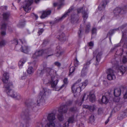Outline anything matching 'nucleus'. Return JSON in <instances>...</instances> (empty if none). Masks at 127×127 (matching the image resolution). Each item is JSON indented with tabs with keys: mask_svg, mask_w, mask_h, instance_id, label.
<instances>
[{
	"mask_svg": "<svg viewBox=\"0 0 127 127\" xmlns=\"http://www.w3.org/2000/svg\"><path fill=\"white\" fill-rule=\"evenodd\" d=\"M127 26V24H123L117 28L111 30L107 34V36L109 35V38L110 42H111V36L115 32L120 30L122 32V39L120 41V43H124V46L127 48V29H124Z\"/></svg>",
	"mask_w": 127,
	"mask_h": 127,
	"instance_id": "f257e3e1",
	"label": "nucleus"
},
{
	"mask_svg": "<svg viewBox=\"0 0 127 127\" xmlns=\"http://www.w3.org/2000/svg\"><path fill=\"white\" fill-rule=\"evenodd\" d=\"M90 23H88L86 26L85 32L86 33H88L89 32L90 28Z\"/></svg>",
	"mask_w": 127,
	"mask_h": 127,
	"instance_id": "72a5a7b5",
	"label": "nucleus"
},
{
	"mask_svg": "<svg viewBox=\"0 0 127 127\" xmlns=\"http://www.w3.org/2000/svg\"><path fill=\"white\" fill-rule=\"evenodd\" d=\"M82 32L81 29V28H80L79 30V31L78 32L79 36V37H80L81 36V33Z\"/></svg>",
	"mask_w": 127,
	"mask_h": 127,
	"instance_id": "774afa93",
	"label": "nucleus"
},
{
	"mask_svg": "<svg viewBox=\"0 0 127 127\" xmlns=\"http://www.w3.org/2000/svg\"><path fill=\"white\" fill-rule=\"evenodd\" d=\"M68 108L66 105H61L59 108L58 111L60 113H65L67 111Z\"/></svg>",
	"mask_w": 127,
	"mask_h": 127,
	"instance_id": "f8f14e48",
	"label": "nucleus"
},
{
	"mask_svg": "<svg viewBox=\"0 0 127 127\" xmlns=\"http://www.w3.org/2000/svg\"><path fill=\"white\" fill-rule=\"evenodd\" d=\"M114 71L111 68H109L107 70V78L108 80H111L115 79L116 77L114 74Z\"/></svg>",
	"mask_w": 127,
	"mask_h": 127,
	"instance_id": "9d476101",
	"label": "nucleus"
},
{
	"mask_svg": "<svg viewBox=\"0 0 127 127\" xmlns=\"http://www.w3.org/2000/svg\"><path fill=\"white\" fill-rule=\"evenodd\" d=\"M57 38L59 39L61 41H64L67 39L66 37L63 32H62L61 35H59L58 37H57Z\"/></svg>",
	"mask_w": 127,
	"mask_h": 127,
	"instance_id": "4be33fe9",
	"label": "nucleus"
},
{
	"mask_svg": "<svg viewBox=\"0 0 127 127\" xmlns=\"http://www.w3.org/2000/svg\"><path fill=\"white\" fill-rule=\"evenodd\" d=\"M45 53L44 50H42L36 51L32 56V57L34 59L42 55Z\"/></svg>",
	"mask_w": 127,
	"mask_h": 127,
	"instance_id": "4468645a",
	"label": "nucleus"
},
{
	"mask_svg": "<svg viewBox=\"0 0 127 127\" xmlns=\"http://www.w3.org/2000/svg\"><path fill=\"white\" fill-rule=\"evenodd\" d=\"M44 30L43 29H41L38 30V35H39L41 34L43 32Z\"/></svg>",
	"mask_w": 127,
	"mask_h": 127,
	"instance_id": "052dcab7",
	"label": "nucleus"
},
{
	"mask_svg": "<svg viewBox=\"0 0 127 127\" xmlns=\"http://www.w3.org/2000/svg\"><path fill=\"white\" fill-rule=\"evenodd\" d=\"M109 1V0H102V2L98 6L99 10L100 11L104 10L106 5Z\"/></svg>",
	"mask_w": 127,
	"mask_h": 127,
	"instance_id": "9b49d317",
	"label": "nucleus"
},
{
	"mask_svg": "<svg viewBox=\"0 0 127 127\" xmlns=\"http://www.w3.org/2000/svg\"><path fill=\"white\" fill-rule=\"evenodd\" d=\"M51 12V10H46L43 11V13L40 17L41 19H43L50 15Z\"/></svg>",
	"mask_w": 127,
	"mask_h": 127,
	"instance_id": "dca6fc26",
	"label": "nucleus"
},
{
	"mask_svg": "<svg viewBox=\"0 0 127 127\" xmlns=\"http://www.w3.org/2000/svg\"><path fill=\"white\" fill-rule=\"evenodd\" d=\"M21 49V51L24 53L27 54L29 52V48L27 46H22Z\"/></svg>",
	"mask_w": 127,
	"mask_h": 127,
	"instance_id": "393cba45",
	"label": "nucleus"
},
{
	"mask_svg": "<svg viewBox=\"0 0 127 127\" xmlns=\"http://www.w3.org/2000/svg\"><path fill=\"white\" fill-rule=\"evenodd\" d=\"M13 98H14L16 99L19 100L21 98V97L20 94H15L14 96L13 97Z\"/></svg>",
	"mask_w": 127,
	"mask_h": 127,
	"instance_id": "37998d69",
	"label": "nucleus"
},
{
	"mask_svg": "<svg viewBox=\"0 0 127 127\" xmlns=\"http://www.w3.org/2000/svg\"><path fill=\"white\" fill-rule=\"evenodd\" d=\"M67 80V78H65L64 79L63 81L64 84H63L61 87L60 89H61L63 87H64V86L65 85H66L68 83Z\"/></svg>",
	"mask_w": 127,
	"mask_h": 127,
	"instance_id": "ea45409f",
	"label": "nucleus"
},
{
	"mask_svg": "<svg viewBox=\"0 0 127 127\" xmlns=\"http://www.w3.org/2000/svg\"><path fill=\"white\" fill-rule=\"evenodd\" d=\"M1 34L3 36L5 35L6 34L5 31L6 30L7 24L3 21L2 22V24L1 25Z\"/></svg>",
	"mask_w": 127,
	"mask_h": 127,
	"instance_id": "ddd939ff",
	"label": "nucleus"
},
{
	"mask_svg": "<svg viewBox=\"0 0 127 127\" xmlns=\"http://www.w3.org/2000/svg\"><path fill=\"white\" fill-rule=\"evenodd\" d=\"M72 103V101L71 100H69L67 101L65 104L64 105H66L67 106H70L71 105Z\"/></svg>",
	"mask_w": 127,
	"mask_h": 127,
	"instance_id": "09e8293b",
	"label": "nucleus"
},
{
	"mask_svg": "<svg viewBox=\"0 0 127 127\" xmlns=\"http://www.w3.org/2000/svg\"><path fill=\"white\" fill-rule=\"evenodd\" d=\"M89 100L90 101L93 103L95 100V97L94 95L93 94H90Z\"/></svg>",
	"mask_w": 127,
	"mask_h": 127,
	"instance_id": "2f4dec72",
	"label": "nucleus"
},
{
	"mask_svg": "<svg viewBox=\"0 0 127 127\" xmlns=\"http://www.w3.org/2000/svg\"><path fill=\"white\" fill-rule=\"evenodd\" d=\"M58 119L60 121H62L63 120V117L62 113H60L58 115Z\"/></svg>",
	"mask_w": 127,
	"mask_h": 127,
	"instance_id": "4c0bfd02",
	"label": "nucleus"
},
{
	"mask_svg": "<svg viewBox=\"0 0 127 127\" xmlns=\"http://www.w3.org/2000/svg\"><path fill=\"white\" fill-rule=\"evenodd\" d=\"M9 76V74L7 72H5L3 75L2 81L5 84L4 86L5 89L4 92L6 93L8 96L13 97L15 94L13 91L11 89L13 87L12 83L11 82L8 83Z\"/></svg>",
	"mask_w": 127,
	"mask_h": 127,
	"instance_id": "7ed1b4c3",
	"label": "nucleus"
},
{
	"mask_svg": "<svg viewBox=\"0 0 127 127\" xmlns=\"http://www.w3.org/2000/svg\"><path fill=\"white\" fill-rule=\"evenodd\" d=\"M33 0H25L23 2V8L25 11L27 12H29L30 11L32 7L31 5L32 4ZM40 0H35V2L36 3H38Z\"/></svg>",
	"mask_w": 127,
	"mask_h": 127,
	"instance_id": "39448f33",
	"label": "nucleus"
},
{
	"mask_svg": "<svg viewBox=\"0 0 127 127\" xmlns=\"http://www.w3.org/2000/svg\"><path fill=\"white\" fill-rule=\"evenodd\" d=\"M79 61L76 58L74 61V65L75 67L77 66L79 64Z\"/></svg>",
	"mask_w": 127,
	"mask_h": 127,
	"instance_id": "603ef678",
	"label": "nucleus"
},
{
	"mask_svg": "<svg viewBox=\"0 0 127 127\" xmlns=\"http://www.w3.org/2000/svg\"><path fill=\"white\" fill-rule=\"evenodd\" d=\"M69 123L67 122L63 124V127H68V126Z\"/></svg>",
	"mask_w": 127,
	"mask_h": 127,
	"instance_id": "e2e57ef3",
	"label": "nucleus"
},
{
	"mask_svg": "<svg viewBox=\"0 0 127 127\" xmlns=\"http://www.w3.org/2000/svg\"><path fill=\"white\" fill-rule=\"evenodd\" d=\"M81 81V79H78V80L73 84V86L71 87L72 91V92L74 93L76 92L77 88H76V89L75 90L74 88V86H76V84L79 83Z\"/></svg>",
	"mask_w": 127,
	"mask_h": 127,
	"instance_id": "bb28decb",
	"label": "nucleus"
},
{
	"mask_svg": "<svg viewBox=\"0 0 127 127\" xmlns=\"http://www.w3.org/2000/svg\"><path fill=\"white\" fill-rule=\"evenodd\" d=\"M127 55V52L126 53ZM123 62L124 63H125L127 62V56H124L123 59Z\"/></svg>",
	"mask_w": 127,
	"mask_h": 127,
	"instance_id": "49530a36",
	"label": "nucleus"
},
{
	"mask_svg": "<svg viewBox=\"0 0 127 127\" xmlns=\"http://www.w3.org/2000/svg\"><path fill=\"white\" fill-rule=\"evenodd\" d=\"M31 115L30 112L28 108L23 109L20 115V116L24 119V123H20L19 127H29Z\"/></svg>",
	"mask_w": 127,
	"mask_h": 127,
	"instance_id": "20e7f679",
	"label": "nucleus"
},
{
	"mask_svg": "<svg viewBox=\"0 0 127 127\" xmlns=\"http://www.w3.org/2000/svg\"><path fill=\"white\" fill-rule=\"evenodd\" d=\"M92 60H91L89 61H87L85 64L87 65H88V66H89L90 64L91 63V61Z\"/></svg>",
	"mask_w": 127,
	"mask_h": 127,
	"instance_id": "69168bd1",
	"label": "nucleus"
},
{
	"mask_svg": "<svg viewBox=\"0 0 127 127\" xmlns=\"http://www.w3.org/2000/svg\"><path fill=\"white\" fill-rule=\"evenodd\" d=\"M87 71L82 69L81 71V75L82 77H83L86 75L87 73Z\"/></svg>",
	"mask_w": 127,
	"mask_h": 127,
	"instance_id": "a19ab883",
	"label": "nucleus"
},
{
	"mask_svg": "<svg viewBox=\"0 0 127 127\" xmlns=\"http://www.w3.org/2000/svg\"><path fill=\"white\" fill-rule=\"evenodd\" d=\"M77 110V108L75 107H74L71 108L69 109V111L72 112H76Z\"/></svg>",
	"mask_w": 127,
	"mask_h": 127,
	"instance_id": "c03bdc74",
	"label": "nucleus"
},
{
	"mask_svg": "<svg viewBox=\"0 0 127 127\" xmlns=\"http://www.w3.org/2000/svg\"><path fill=\"white\" fill-rule=\"evenodd\" d=\"M27 72L29 74H32L33 73V68L32 66H30L28 67L27 70Z\"/></svg>",
	"mask_w": 127,
	"mask_h": 127,
	"instance_id": "e433bc0d",
	"label": "nucleus"
},
{
	"mask_svg": "<svg viewBox=\"0 0 127 127\" xmlns=\"http://www.w3.org/2000/svg\"><path fill=\"white\" fill-rule=\"evenodd\" d=\"M74 121V119L73 116H72L71 117H70L68 119L67 122L69 123H73Z\"/></svg>",
	"mask_w": 127,
	"mask_h": 127,
	"instance_id": "58836bf2",
	"label": "nucleus"
},
{
	"mask_svg": "<svg viewBox=\"0 0 127 127\" xmlns=\"http://www.w3.org/2000/svg\"><path fill=\"white\" fill-rule=\"evenodd\" d=\"M94 118V116L93 115H92L90 117L89 119V122L91 123L92 124L94 123V122L95 119Z\"/></svg>",
	"mask_w": 127,
	"mask_h": 127,
	"instance_id": "79ce46f5",
	"label": "nucleus"
},
{
	"mask_svg": "<svg viewBox=\"0 0 127 127\" xmlns=\"http://www.w3.org/2000/svg\"><path fill=\"white\" fill-rule=\"evenodd\" d=\"M51 93L50 90L45 88H44L42 91L40 92L39 95V99L37 100V103H34L32 102H25V104L28 107L32 108H33L36 105L39 106L40 104L41 103L42 104L45 102L44 97L46 95H48Z\"/></svg>",
	"mask_w": 127,
	"mask_h": 127,
	"instance_id": "f03ea898",
	"label": "nucleus"
},
{
	"mask_svg": "<svg viewBox=\"0 0 127 127\" xmlns=\"http://www.w3.org/2000/svg\"><path fill=\"white\" fill-rule=\"evenodd\" d=\"M64 0H60L59 2L57 3H54L53 5L54 6H56L58 4L59 5L58 8V9H59L61 7V6L64 5Z\"/></svg>",
	"mask_w": 127,
	"mask_h": 127,
	"instance_id": "a878e982",
	"label": "nucleus"
},
{
	"mask_svg": "<svg viewBox=\"0 0 127 127\" xmlns=\"http://www.w3.org/2000/svg\"><path fill=\"white\" fill-rule=\"evenodd\" d=\"M127 10V7L126 5L121 8L117 7L114 10V16H116L119 14H123L126 12Z\"/></svg>",
	"mask_w": 127,
	"mask_h": 127,
	"instance_id": "0eeeda50",
	"label": "nucleus"
},
{
	"mask_svg": "<svg viewBox=\"0 0 127 127\" xmlns=\"http://www.w3.org/2000/svg\"><path fill=\"white\" fill-rule=\"evenodd\" d=\"M127 117V108L121 113L120 116L119 115L118 118L119 120H122Z\"/></svg>",
	"mask_w": 127,
	"mask_h": 127,
	"instance_id": "a211bd4d",
	"label": "nucleus"
},
{
	"mask_svg": "<svg viewBox=\"0 0 127 127\" xmlns=\"http://www.w3.org/2000/svg\"><path fill=\"white\" fill-rule=\"evenodd\" d=\"M29 63L32 64L33 66H34L36 63V62L34 60L32 62Z\"/></svg>",
	"mask_w": 127,
	"mask_h": 127,
	"instance_id": "0e129e2a",
	"label": "nucleus"
},
{
	"mask_svg": "<svg viewBox=\"0 0 127 127\" xmlns=\"http://www.w3.org/2000/svg\"><path fill=\"white\" fill-rule=\"evenodd\" d=\"M44 52L45 53L48 54V55L46 57V58H47L49 56L53 55V51L50 47L45 49Z\"/></svg>",
	"mask_w": 127,
	"mask_h": 127,
	"instance_id": "2eb2a0df",
	"label": "nucleus"
},
{
	"mask_svg": "<svg viewBox=\"0 0 127 127\" xmlns=\"http://www.w3.org/2000/svg\"><path fill=\"white\" fill-rule=\"evenodd\" d=\"M77 11L78 13H79L80 12L82 13V17L84 19L83 21V23H85L86 20L88 17V9L87 8L83 6L81 8L78 9Z\"/></svg>",
	"mask_w": 127,
	"mask_h": 127,
	"instance_id": "423d86ee",
	"label": "nucleus"
},
{
	"mask_svg": "<svg viewBox=\"0 0 127 127\" xmlns=\"http://www.w3.org/2000/svg\"><path fill=\"white\" fill-rule=\"evenodd\" d=\"M35 26H38L39 27L42 26L43 27L45 26V25L42 23H36L35 24Z\"/></svg>",
	"mask_w": 127,
	"mask_h": 127,
	"instance_id": "5fc2aeb1",
	"label": "nucleus"
},
{
	"mask_svg": "<svg viewBox=\"0 0 127 127\" xmlns=\"http://www.w3.org/2000/svg\"><path fill=\"white\" fill-rule=\"evenodd\" d=\"M74 10V8L73 7H70L68 10L67 12L63 15L61 17H57L55 18L54 20V22L53 24L58 22L60 21H62L65 18L67 15L68 13L72 12Z\"/></svg>",
	"mask_w": 127,
	"mask_h": 127,
	"instance_id": "6e6552de",
	"label": "nucleus"
},
{
	"mask_svg": "<svg viewBox=\"0 0 127 127\" xmlns=\"http://www.w3.org/2000/svg\"><path fill=\"white\" fill-rule=\"evenodd\" d=\"M10 15V13L9 12H6L3 13L2 14L3 20L7 21L9 19Z\"/></svg>",
	"mask_w": 127,
	"mask_h": 127,
	"instance_id": "aec40b11",
	"label": "nucleus"
},
{
	"mask_svg": "<svg viewBox=\"0 0 127 127\" xmlns=\"http://www.w3.org/2000/svg\"><path fill=\"white\" fill-rule=\"evenodd\" d=\"M86 94L85 93L84 94L83 96V97H82V101L80 103H79V105H81L82 104V103L84 100V98H85V97L86 96Z\"/></svg>",
	"mask_w": 127,
	"mask_h": 127,
	"instance_id": "13d9d810",
	"label": "nucleus"
},
{
	"mask_svg": "<svg viewBox=\"0 0 127 127\" xmlns=\"http://www.w3.org/2000/svg\"><path fill=\"white\" fill-rule=\"evenodd\" d=\"M55 119V115L54 114L51 113L48 115L47 117V119L49 122H53Z\"/></svg>",
	"mask_w": 127,
	"mask_h": 127,
	"instance_id": "f3484780",
	"label": "nucleus"
},
{
	"mask_svg": "<svg viewBox=\"0 0 127 127\" xmlns=\"http://www.w3.org/2000/svg\"><path fill=\"white\" fill-rule=\"evenodd\" d=\"M120 72L122 75L124 74L126 71H127V69L126 67L123 66H121L119 68Z\"/></svg>",
	"mask_w": 127,
	"mask_h": 127,
	"instance_id": "c756f323",
	"label": "nucleus"
},
{
	"mask_svg": "<svg viewBox=\"0 0 127 127\" xmlns=\"http://www.w3.org/2000/svg\"><path fill=\"white\" fill-rule=\"evenodd\" d=\"M54 65L58 67H60L61 66V64L60 62H56L54 63Z\"/></svg>",
	"mask_w": 127,
	"mask_h": 127,
	"instance_id": "6e6d98bb",
	"label": "nucleus"
},
{
	"mask_svg": "<svg viewBox=\"0 0 127 127\" xmlns=\"http://www.w3.org/2000/svg\"><path fill=\"white\" fill-rule=\"evenodd\" d=\"M6 43V42L4 40H2L0 41V46H3L5 45Z\"/></svg>",
	"mask_w": 127,
	"mask_h": 127,
	"instance_id": "8fccbe9b",
	"label": "nucleus"
},
{
	"mask_svg": "<svg viewBox=\"0 0 127 127\" xmlns=\"http://www.w3.org/2000/svg\"><path fill=\"white\" fill-rule=\"evenodd\" d=\"M63 53V52H61L60 51H58L55 54V56L57 57H59Z\"/></svg>",
	"mask_w": 127,
	"mask_h": 127,
	"instance_id": "3c124183",
	"label": "nucleus"
},
{
	"mask_svg": "<svg viewBox=\"0 0 127 127\" xmlns=\"http://www.w3.org/2000/svg\"><path fill=\"white\" fill-rule=\"evenodd\" d=\"M88 84V81L87 80H86L84 82L80 84V85L79 86V87L81 90L82 89H84V88Z\"/></svg>",
	"mask_w": 127,
	"mask_h": 127,
	"instance_id": "cd10ccee",
	"label": "nucleus"
},
{
	"mask_svg": "<svg viewBox=\"0 0 127 127\" xmlns=\"http://www.w3.org/2000/svg\"><path fill=\"white\" fill-rule=\"evenodd\" d=\"M97 29L95 28H93L92 30V34H96V32Z\"/></svg>",
	"mask_w": 127,
	"mask_h": 127,
	"instance_id": "4d7b16f0",
	"label": "nucleus"
},
{
	"mask_svg": "<svg viewBox=\"0 0 127 127\" xmlns=\"http://www.w3.org/2000/svg\"><path fill=\"white\" fill-rule=\"evenodd\" d=\"M25 25V23L24 21L20 22L17 25V26L20 28H22Z\"/></svg>",
	"mask_w": 127,
	"mask_h": 127,
	"instance_id": "c9c22d12",
	"label": "nucleus"
},
{
	"mask_svg": "<svg viewBox=\"0 0 127 127\" xmlns=\"http://www.w3.org/2000/svg\"><path fill=\"white\" fill-rule=\"evenodd\" d=\"M102 52L101 51H99L98 49H96L93 52V55L94 58L95 56H96V64L95 65H98L99 62L100 61L101 56L102 55Z\"/></svg>",
	"mask_w": 127,
	"mask_h": 127,
	"instance_id": "1a4fd4ad",
	"label": "nucleus"
},
{
	"mask_svg": "<svg viewBox=\"0 0 127 127\" xmlns=\"http://www.w3.org/2000/svg\"><path fill=\"white\" fill-rule=\"evenodd\" d=\"M89 109L91 111H94L95 109V107L93 106H90Z\"/></svg>",
	"mask_w": 127,
	"mask_h": 127,
	"instance_id": "bf43d9fd",
	"label": "nucleus"
},
{
	"mask_svg": "<svg viewBox=\"0 0 127 127\" xmlns=\"http://www.w3.org/2000/svg\"><path fill=\"white\" fill-rule=\"evenodd\" d=\"M98 112L99 114H100L102 112V109L101 108H99L98 110Z\"/></svg>",
	"mask_w": 127,
	"mask_h": 127,
	"instance_id": "338daca9",
	"label": "nucleus"
},
{
	"mask_svg": "<svg viewBox=\"0 0 127 127\" xmlns=\"http://www.w3.org/2000/svg\"><path fill=\"white\" fill-rule=\"evenodd\" d=\"M89 66H88V65H86L84 64V67L82 69H83L84 70H86L88 69Z\"/></svg>",
	"mask_w": 127,
	"mask_h": 127,
	"instance_id": "680f3d73",
	"label": "nucleus"
},
{
	"mask_svg": "<svg viewBox=\"0 0 127 127\" xmlns=\"http://www.w3.org/2000/svg\"><path fill=\"white\" fill-rule=\"evenodd\" d=\"M55 125L54 122H50L47 123L45 125V127H55Z\"/></svg>",
	"mask_w": 127,
	"mask_h": 127,
	"instance_id": "473e14b6",
	"label": "nucleus"
},
{
	"mask_svg": "<svg viewBox=\"0 0 127 127\" xmlns=\"http://www.w3.org/2000/svg\"><path fill=\"white\" fill-rule=\"evenodd\" d=\"M36 127H43V125L41 122H38L36 124Z\"/></svg>",
	"mask_w": 127,
	"mask_h": 127,
	"instance_id": "a18cd8bd",
	"label": "nucleus"
},
{
	"mask_svg": "<svg viewBox=\"0 0 127 127\" xmlns=\"http://www.w3.org/2000/svg\"><path fill=\"white\" fill-rule=\"evenodd\" d=\"M71 22L73 23H77L78 20V19L76 16L74 14H72L71 16Z\"/></svg>",
	"mask_w": 127,
	"mask_h": 127,
	"instance_id": "5701e85b",
	"label": "nucleus"
},
{
	"mask_svg": "<svg viewBox=\"0 0 127 127\" xmlns=\"http://www.w3.org/2000/svg\"><path fill=\"white\" fill-rule=\"evenodd\" d=\"M75 70V68L73 66L71 67L69 70V76H72L74 73H73Z\"/></svg>",
	"mask_w": 127,
	"mask_h": 127,
	"instance_id": "f704fd0d",
	"label": "nucleus"
},
{
	"mask_svg": "<svg viewBox=\"0 0 127 127\" xmlns=\"http://www.w3.org/2000/svg\"><path fill=\"white\" fill-rule=\"evenodd\" d=\"M108 101L109 100L107 97L105 96H103L100 103L101 104L104 103L106 104L107 103Z\"/></svg>",
	"mask_w": 127,
	"mask_h": 127,
	"instance_id": "b1692460",
	"label": "nucleus"
},
{
	"mask_svg": "<svg viewBox=\"0 0 127 127\" xmlns=\"http://www.w3.org/2000/svg\"><path fill=\"white\" fill-rule=\"evenodd\" d=\"M121 45V44L120 43H118V44H115L114 45V46L113 48H112L111 49V51H113L114 50L116 49L117 47L120 46Z\"/></svg>",
	"mask_w": 127,
	"mask_h": 127,
	"instance_id": "de8ad7c7",
	"label": "nucleus"
},
{
	"mask_svg": "<svg viewBox=\"0 0 127 127\" xmlns=\"http://www.w3.org/2000/svg\"><path fill=\"white\" fill-rule=\"evenodd\" d=\"M114 95L116 97L120 96L121 94V90L120 89H116L114 90Z\"/></svg>",
	"mask_w": 127,
	"mask_h": 127,
	"instance_id": "412c9836",
	"label": "nucleus"
},
{
	"mask_svg": "<svg viewBox=\"0 0 127 127\" xmlns=\"http://www.w3.org/2000/svg\"><path fill=\"white\" fill-rule=\"evenodd\" d=\"M26 61L25 60L23 59H21L18 63V65L19 68H21L22 67L23 64H24Z\"/></svg>",
	"mask_w": 127,
	"mask_h": 127,
	"instance_id": "7c9ffc66",
	"label": "nucleus"
},
{
	"mask_svg": "<svg viewBox=\"0 0 127 127\" xmlns=\"http://www.w3.org/2000/svg\"><path fill=\"white\" fill-rule=\"evenodd\" d=\"M58 82V80H54L51 77L50 83L51 84L52 87L53 88H56Z\"/></svg>",
	"mask_w": 127,
	"mask_h": 127,
	"instance_id": "6ab92c4d",
	"label": "nucleus"
},
{
	"mask_svg": "<svg viewBox=\"0 0 127 127\" xmlns=\"http://www.w3.org/2000/svg\"><path fill=\"white\" fill-rule=\"evenodd\" d=\"M11 41L12 44H14L15 45H17L18 44V41L16 39H14Z\"/></svg>",
	"mask_w": 127,
	"mask_h": 127,
	"instance_id": "864d4df0",
	"label": "nucleus"
},
{
	"mask_svg": "<svg viewBox=\"0 0 127 127\" xmlns=\"http://www.w3.org/2000/svg\"><path fill=\"white\" fill-rule=\"evenodd\" d=\"M52 70L51 68H47L45 69L42 70L40 73V75H42L44 72H47L49 74H50V72Z\"/></svg>",
	"mask_w": 127,
	"mask_h": 127,
	"instance_id": "c85d7f7f",
	"label": "nucleus"
}]
</instances>
